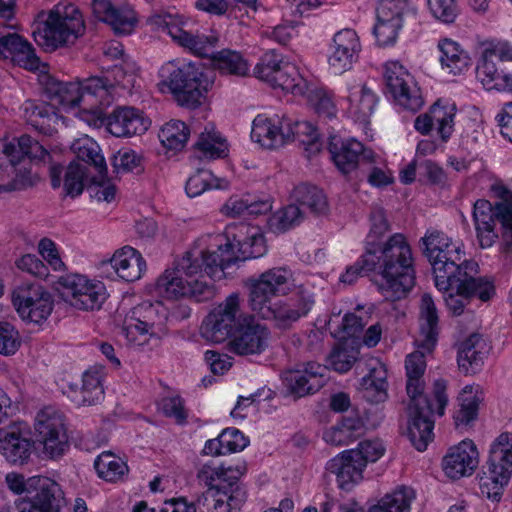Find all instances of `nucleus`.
I'll use <instances>...</instances> for the list:
<instances>
[{"instance_id": "18", "label": "nucleus", "mask_w": 512, "mask_h": 512, "mask_svg": "<svg viewBox=\"0 0 512 512\" xmlns=\"http://www.w3.org/2000/svg\"><path fill=\"white\" fill-rule=\"evenodd\" d=\"M384 78L388 93L398 105L411 111L423 106L424 100L413 76L398 61L385 64Z\"/></svg>"}, {"instance_id": "2", "label": "nucleus", "mask_w": 512, "mask_h": 512, "mask_svg": "<svg viewBox=\"0 0 512 512\" xmlns=\"http://www.w3.org/2000/svg\"><path fill=\"white\" fill-rule=\"evenodd\" d=\"M136 74L122 66H115L106 76H92L75 82L50 80L47 91L52 99L66 107H78L79 119L89 126L101 127L105 111L120 91L130 92L135 86Z\"/></svg>"}, {"instance_id": "62", "label": "nucleus", "mask_w": 512, "mask_h": 512, "mask_svg": "<svg viewBox=\"0 0 512 512\" xmlns=\"http://www.w3.org/2000/svg\"><path fill=\"white\" fill-rule=\"evenodd\" d=\"M376 159L379 161H367L369 165V173L367 180L370 185L374 187H383L393 182V175L387 169L383 159L376 155Z\"/></svg>"}, {"instance_id": "36", "label": "nucleus", "mask_w": 512, "mask_h": 512, "mask_svg": "<svg viewBox=\"0 0 512 512\" xmlns=\"http://www.w3.org/2000/svg\"><path fill=\"white\" fill-rule=\"evenodd\" d=\"M0 59H9L30 71L40 70L41 67L32 45L16 33L0 37Z\"/></svg>"}, {"instance_id": "24", "label": "nucleus", "mask_w": 512, "mask_h": 512, "mask_svg": "<svg viewBox=\"0 0 512 512\" xmlns=\"http://www.w3.org/2000/svg\"><path fill=\"white\" fill-rule=\"evenodd\" d=\"M287 117L257 115L252 122L251 140L268 150L278 149L291 141Z\"/></svg>"}, {"instance_id": "23", "label": "nucleus", "mask_w": 512, "mask_h": 512, "mask_svg": "<svg viewBox=\"0 0 512 512\" xmlns=\"http://www.w3.org/2000/svg\"><path fill=\"white\" fill-rule=\"evenodd\" d=\"M329 152L335 166L344 174L355 170L360 161H378L376 154L355 138L342 139L337 135L329 136Z\"/></svg>"}, {"instance_id": "41", "label": "nucleus", "mask_w": 512, "mask_h": 512, "mask_svg": "<svg viewBox=\"0 0 512 512\" xmlns=\"http://www.w3.org/2000/svg\"><path fill=\"white\" fill-rule=\"evenodd\" d=\"M366 431L365 424L357 413L345 416L325 430L323 439L331 445H348L362 436Z\"/></svg>"}, {"instance_id": "17", "label": "nucleus", "mask_w": 512, "mask_h": 512, "mask_svg": "<svg viewBox=\"0 0 512 512\" xmlns=\"http://www.w3.org/2000/svg\"><path fill=\"white\" fill-rule=\"evenodd\" d=\"M11 302L25 322L41 324L51 315L54 300L50 292L36 284H21L11 293Z\"/></svg>"}, {"instance_id": "4", "label": "nucleus", "mask_w": 512, "mask_h": 512, "mask_svg": "<svg viewBox=\"0 0 512 512\" xmlns=\"http://www.w3.org/2000/svg\"><path fill=\"white\" fill-rule=\"evenodd\" d=\"M375 257V270L380 279L376 282L382 296L391 301L400 300L415 284L414 258L404 235L390 236L378 248H368Z\"/></svg>"}, {"instance_id": "58", "label": "nucleus", "mask_w": 512, "mask_h": 512, "mask_svg": "<svg viewBox=\"0 0 512 512\" xmlns=\"http://www.w3.org/2000/svg\"><path fill=\"white\" fill-rule=\"evenodd\" d=\"M390 229L385 212L380 207H374L370 214V230L366 238V250L368 248H378L382 243L377 241L384 236Z\"/></svg>"}, {"instance_id": "34", "label": "nucleus", "mask_w": 512, "mask_h": 512, "mask_svg": "<svg viewBox=\"0 0 512 512\" xmlns=\"http://www.w3.org/2000/svg\"><path fill=\"white\" fill-rule=\"evenodd\" d=\"M365 468L364 461L352 449L341 452L326 464V470L336 475L338 486L346 491L362 481Z\"/></svg>"}, {"instance_id": "8", "label": "nucleus", "mask_w": 512, "mask_h": 512, "mask_svg": "<svg viewBox=\"0 0 512 512\" xmlns=\"http://www.w3.org/2000/svg\"><path fill=\"white\" fill-rule=\"evenodd\" d=\"M158 74L162 83L169 87L177 102L182 106L196 107L200 105L212 85V81L199 64L185 60H172L164 63Z\"/></svg>"}, {"instance_id": "45", "label": "nucleus", "mask_w": 512, "mask_h": 512, "mask_svg": "<svg viewBox=\"0 0 512 512\" xmlns=\"http://www.w3.org/2000/svg\"><path fill=\"white\" fill-rule=\"evenodd\" d=\"M414 499L415 492L411 487L398 486L381 497L368 512H410Z\"/></svg>"}, {"instance_id": "40", "label": "nucleus", "mask_w": 512, "mask_h": 512, "mask_svg": "<svg viewBox=\"0 0 512 512\" xmlns=\"http://www.w3.org/2000/svg\"><path fill=\"white\" fill-rule=\"evenodd\" d=\"M368 369V374L361 381L363 397L371 403L384 402L388 397L386 367L379 360L373 359L368 364Z\"/></svg>"}, {"instance_id": "32", "label": "nucleus", "mask_w": 512, "mask_h": 512, "mask_svg": "<svg viewBox=\"0 0 512 512\" xmlns=\"http://www.w3.org/2000/svg\"><path fill=\"white\" fill-rule=\"evenodd\" d=\"M103 125L115 137H131L143 134L150 126V120L144 113L133 107H118L108 116Z\"/></svg>"}, {"instance_id": "20", "label": "nucleus", "mask_w": 512, "mask_h": 512, "mask_svg": "<svg viewBox=\"0 0 512 512\" xmlns=\"http://www.w3.org/2000/svg\"><path fill=\"white\" fill-rule=\"evenodd\" d=\"M158 305L144 302L134 307L126 316L122 335L131 347L147 344L151 337L157 335Z\"/></svg>"}, {"instance_id": "26", "label": "nucleus", "mask_w": 512, "mask_h": 512, "mask_svg": "<svg viewBox=\"0 0 512 512\" xmlns=\"http://www.w3.org/2000/svg\"><path fill=\"white\" fill-rule=\"evenodd\" d=\"M361 51L357 33L353 29H342L335 33L329 47L328 64L335 74L352 68Z\"/></svg>"}, {"instance_id": "57", "label": "nucleus", "mask_w": 512, "mask_h": 512, "mask_svg": "<svg viewBox=\"0 0 512 512\" xmlns=\"http://www.w3.org/2000/svg\"><path fill=\"white\" fill-rule=\"evenodd\" d=\"M431 16L443 23L452 24L460 14V6L457 0H426Z\"/></svg>"}, {"instance_id": "16", "label": "nucleus", "mask_w": 512, "mask_h": 512, "mask_svg": "<svg viewBox=\"0 0 512 512\" xmlns=\"http://www.w3.org/2000/svg\"><path fill=\"white\" fill-rule=\"evenodd\" d=\"M245 316L240 309L238 294H231L203 320L201 336L207 341L222 343L232 337Z\"/></svg>"}, {"instance_id": "33", "label": "nucleus", "mask_w": 512, "mask_h": 512, "mask_svg": "<svg viewBox=\"0 0 512 512\" xmlns=\"http://www.w3.org/2000/svg\"><path fill=\"white\" fill-rule=\"evenodd\" d=\"M477 264L473 261H466L451 277L449 288L456 286L458 291L466 297L478 298L482 302L490 300L495 294V287L489 279L485 277H474Z\"/></svg>"}, {"instance_id": "29", "label": "nucleus", "mask_w": 512, "mask_h": 512, "mask_svg": "<svg viewBox=\"0 0 512 512\" xmlns=\"http://www.w3.org/2000/svg\"><path fill=\"white\" fill-rule=\"evenodd\" d=\"M347 114L354 122L368 126L370 117L375 111L378 97L361 80L351 78L346 83Z\"/></svg>"}, {"instance_id": "30", "label": "nucleus", "mask_w": 512, "mask_h": 512, "mask_svg": "<svg viewBox=\"0 0 512 512\" xmlns=\"http://www.w3.org/2000/svg\"><path fill=\"white\" fill-rule=\"evenodd\" d=\"M92 11L98 20L111 26L117 34L132 33L138 22L135 11L128 4L115 5L110 0H93Z\"/></svg>"}, {"instance_id": "7", "label": "nucleus", "mask_w": 512, "mask_h": 512, "mask_svg": "<svg viewBox=\"0 0 512 512\" xmlns=\"http://www.w3.org/2000/svg\"><path fill=\"white\" fill-rule=\"evenodd\" d=\"M80 10L72 3H58L49 12L41 11L33 30L34 40L47 49L73 44L84 34Z\"/></svg>"}, {"instance_id": "14", "label": "nucleus", "mask_w": 512, "mask_h": 512, "mask_svg": "<svg viewBox=\"0 0 512 512\" xmlns=\"http://www.w3.org/2000/svg\"><path fill=\"white\" fill-rule=\"evenodd\" d=\"M314 304L313 294L302 286L286 299H272L267 303L251 308L261 318L270 320L278 328H289L306 316Z\"/></svg>"}, {"instance_id": "59", "label": "nucleus", "mask_w": 512, "mask_h": 512, "mask_svg": "<svg viewBox=\"0 0 512 512\" xmlns=\"http://www.w3.org/2000/svg\"><path fill=\"white\" fill-rule=\"evenodd\" d=\"M375 270V257L368 250L353 265L346 268V271L339 277V282L344 285H351L364 274Z\"/></svg>"}, {"instance_id": "50", "label": "nucleus", "mask_w": 512, "mask_h": 512, "mask_svg": "<svg viewBox=\"0 0 512 512\" xmlns=\"http://www.w3.org/2000/svg\"><path fill=\"white\" fill-rule=\"evenodd\" d=\"M196 146L208 158H223L228 155V144L220 133L215 131L213 125L205 127L196 142Z\"/></svg>"}, {"instance_id": "11", "label": "nucleus", "mask_w": 512, "mask_h": 512, "mask_svg": "<svg viewBox=\"0 0 512 512\" xmlns=\"http://www.w3.org/2000/svg\"><path fill=\"white\" fill-rule=\"evenodd\" d=\"M254 75L273 88L295 95H303L307 91V82L297 67L275 50H269L261 57L254 68Z\"/></svg>"}, {"instance_id": "15", "label": "nucleus", "mask_w": 512, "mask_h": 512, "mask_svg": "<svg viewBox=\"0 0 512 512\" xmlns=\"http://www.w3.org/2000/svg\"><path fill=\"white\" fill-rule=\"evenodd\" d=\"M59 290L63 300L70 306L93 311L100 309L107 298L105 285L81 274H69L60 277Z\"/></svg>"}, {"instance_id": "19", "label": "nucleus", "mask_w": 512, "mask_h": 512, "mask_svg": "<svg viewBox=\"0 0 512 512\" xmlns=\"http://www.w3.org/2000/svg\"><path fill=\"white\" fill-rule=\"evenodd\" d=\"M296 287L293 273L286 267H274L250 279V308L285 295Z\"/></svg>"}, {"instance_id": "5", "label": "nucleus", "mask_w": 512, "mask_h": 512, "mask_svg": "<svg viewBox=\"0 0 512 512\" xmlns=\"http://www.w3.org/2000/svg\"><path fill=\"white\" fill-rule=\"evenodd\" d=\"M211 261L206 263L207 272L220 280L225 275V269L237 261L258 258L266 253L264 236L258 227L244 223L230 225L225 234L205 235Z\"/></svg>"}, {"instance_id": "61", "label": "nucleus", "mask_w": 512, "mask_h": 512, "mask_svg": "<svg viewBox=\"0 0 512 512\" xmlns=\"http://www.w3.org/2000/svg\"><path fill=\"white\" fill-rule=\"evenodd\" d=\"M381 9L388 10V14L393 18H400L401 21L405 17H415L417 7L412 0H380L376 14Z\"/></svg>"}, {"instance_id": "37", "label": "nucleus", "mask_w": 512, "mask_h": 512, "mask_svg": "<svg viewBox=\"0 0 512 512\" xmlns=\"http://www.w3.org/2000/svg\"><path fill=\"white\" fill-rule=\"evenodd\" d=\"M102 265L111 267L119 278L128 282L140 279L146 270V262L141 253L130 246L116 250L113 256Z\"/></svg>"}, {"instance_id": "13", "label": "nucleus", "mask_w": 512, "mask_h": 512, "mask_svg": "<svg viewBox=\"0 0 512 512\" xmlns=\"http://www.w3.org/2000/svg\"><path fill=\"white\" fill-rule=\"evenodd\" d=\"M36 443L44 457L58 459L69 449L64 415L54 407L40 410L34 423Z\"/></svg>"}, {"instance_id": "51", "label": "nucleus", "mask_w": 512, "mask_h": 512, "mask_svg": "<svg viewBox=\"0 0 512 512\" xmlns=\"http://www.w3.org/2000/svg\"><path fill=\"white\" fill-rule=\"evenodd\" d=\"M388 13V10L381 9L376 14L377 21L373 33L378 44L381 46L393 44L403 25V21H401L400 18H393Z\"/></svg>"}, {"instance_id": "42", "label": "nucleus", "mask_w": 512, "mask_h": 512, "mask_svg": "<svg viewBox=\"0 0 512 512\" xmlns=\"http://www.w3.org/2000/svg\"><path fill=\"white\" fill-rule=\"evenodd\" d=\"M490 52L483 51L477 66L478 80L486 90L512 91V73H504L494 62Z\"/></svg>"}, {"instance_id": "31", "label": "nucleus", "mask_w": 512, "mask_h": 512, "mask_svg": "<svg viewBox=\"0 0 512 512\" xmlns=\"http://www.w3.org/2000/svg\"><path fill=\"white\" fill-rule=\"evenodd\" d=\"M479 464V452L471 440L451 447L443 458V470L451 479L470 476Z\"/></svg>"}, {"instance_id": "49", "label": "nucleus", "mask_w": 512, "mask_h": 512, "mask_svg": "<svg viewBox=\"0 0 512 512\" xmlns=\"http://www.w3.org/2000/svg\"><path fill=\"white\" fill-rule=\"evenodd\" d=\"M188 126L180 120H171L163 125L159 132L161 144L171 151H181L189 138Z\"/></svg>"}, {"instance_id": "46", "label": "nucleus", "mask_w": 512, "mask_h": 512, "mask_svg": "<svg viewBox=\"0 0 512 512\" xmlns=\"http://www.w3.org/2000/svg\"><path fill=\"white\" fill-rule=\"evenodd\" d=\"M71 150L76 156L75 161L85 164L87 168L88 165H92L100 174L107 170L100 147L92 138L83 136L76 139L71 145Z\"/></svg>"}, {"instance_id": "44", "label": "nucleus", "mask_w": 512, "mask_h": 512, "mask_svg": "<svg viewBox=\"0 0 512 512\" xmlns=\"http://www.w3.org/2000/svg\"><path fill=\"white\" fill-rule=\"evenodd\" d=\"M483 399L484 393L480 385H466L461 390L458 397L459 410L454 415L456 425H467L474 421L478 414L479 405Z\"/></svg>"}, {"instance_id": "53", "label": "nucleus", "mask_w": 512, "mask_h": 512, "mask_svg": "<svg viewBox=\"0 0 512 512\" xmlns=\"http://www.w3.org/2000/svg\"><path fill=\"white\" fill-rule=\"evenodd\" d=\"M359 350L348 342L338 343L327 357V366L331 369L345 373L349 371L356 362Z\"/></svg>"}, {"instance_id": "64", "label": "nucleus", "mask_w": 512, "mask_h": 512, "mask_svg": "<svg viewBox=\"0 0 512 512\" xmlns=\"http://www.w3.org/2000/svg\"><path fill=\"white\" fill-rule=\"evenodd\" d=\"M220 435V442H222L223 451L226 454L242 451L249 444L248 438L236 428H226Z\"/></svg>"}, {"instance_id": "35", "label": "nucleus", "mask_w": 512, "mask_h": 512, "mask_svg": "<svg viewBox=\"0 0 512 512\" xmlns=\"http://www.w3.org/2000/svg\"><path fill=\"white\" fill-rule=\"evenodd\" d=\"M50 80L57 79L50 76L46 78L44 91L49 103L27 101L24 105L27 122L36 129L44 130L45 127L49 126L51 123L57 124L59 121H63V117L59 115L56 107H59L64 111H74L75 115L79 118L78 107H66L52 99V96L47 91V86Z\"/></svg>"}, {"instance_id": "28", "label": "nucleus", "mask_w": 512, "mask_h": 512, "mask_svg": "<svg viewBox=\"0 0 512 512\" xmlns=\"http://www.w3.org/2000/svg\"><path fill=\"white\" fill-rule=\"evenodd\" d=\"M455 115L454 104L437 101L428 112L417 116L414 128L423 135H427L432 129H435L440 141L446 143L454 132Z\"/></svg>"}, {"instance_id": "10", "label": "nucleus", "mask_w": 512, "mask_h": 512, "mask_svg": "<svg viewBox=\"0 0 512 512\" xmlns=\"http://www.w3.org/2000/svg\"><path fill=\"white\" fill-rule=\"evenodd\" d=\"M512 476V433H501L491 444L487 470L481 478V493L499 501Z\"/></svg>"}, {"instance_id": "38", "label": "nucleus", "mask_w": 512, "mask_h": 512, "mask_svg": "<svg viewBox=\"0 0 512 512\" xmlns=\"http://www.w3.org/2000/svg\"><path fill=\"white\" fill-rule=\"evenodd\" d=\"M33 443L28 433L16 426L0 430V453L13 464L27 462L32 453Z\"/></svg>"}, {"instance_id": "60", "label": "nucleus", "mask_w": 512, "mask_h": 512, "mask_svg": "<svg viewBox=\"0 0 512 512\" xmlns=\"http://www.w3.org/2000/svg\"><path fill=\"white\" fill-rule=\"evenodd\" d=\"M21 346L19 331L7 321H0V354L14 355Z\"/></svg>"}, {"instance_id": "54", "label": "nucleus", "mask_w": 512, "mask_h": 512, "mask_svg": "<svg viewBox=\"0 0 512 512\" xmlns=\"http://www.w3.org/2000/svg\"><path fill=\"white\" fill-rule=\"evenodd\" d=\"M216 67L223 74L245 76L248 73V64L242 55L236 51L223 50L214 53Z\"/></svg>"}, {"instance_id": "3", "label": "nucleus", "mask_w": 512, "mask_h": 512, "mask_svg": "<svg viewBox=\"0 0 512 512\" xmlns=\"http://www.w3.org/2000/svg\"><path fill=\"white\" fill-rule=\"evenodd\" d=\"M207 239L198 238L194 244L158 278L156 290L166 299L192 297L203 301L213 296V288L207 278L215 280L206 269L211 261Z\"/></svg>"}, {"instance_id": "27", "label": "nucleus", "mask_w": 512, "mask_h": 512, "mask_svg": "<svg viewBox=\"0 0 512 512\" xmlns=\"http://www.w3.org/2000/svg\"><path fill=\"white\" fill-rule=\"evenodd\" d=\"M60 491L59 485L44 476L28 478V492L15 501L18 512H52V502Z\"/></svg>"}, {"instance_id": "1", "label": "nucleus", "mask_w": 512, "mask_h": 512, "mask_svg": "<svg viewBox=\"0 0 512 512\" xmlns=\"http://www.w3.org/2000/svg\"><path fill=\"white\" fill-rule=\"evenodd\" d=\"M438 312L429 294L421 298L419 322L420 331L415 341L417 350L406 358L407 394L410 397L408 436L418 451H424L433 438L434 423L431 416L436 413L442 416L448 403L446 381L438 379L434 382L433 395L435 403L423 394L422 377L426 369L425 356L430 354L437 343Z\"/></svg>"}, {"instance_id": "6", "label": "nucleus", "mask_w": 512, "mask_h": 512, "mask_svg": "<svg viewBox=\"0 0 512 512\" xmlns=\"http://www.w3.org/2000/svg\"><path fill=\"white\" fill-rule=\"evenodd\" d=\"M491 192L496 199L494 206L487 200H477L473 208L476 235L481 248H490L496 242V222L502 226V249L512 250V191L503 184L492 185Z\"/></svg>"}, {"instance_id": "39", "label": "nucleus", "mask_w": 512, "mask_h": 512, "mask_svg": "<svg viewBox=\"0 0 512 512\" xmlns=\"http://www.w3.org/2000/svg\"><path fill=\"white\" fill-rule=\"evenodd\" d=\"M441 68L448 74L460 75L471 66L469 53L456 41L443 38L438 41Z\"/></svg>"}, {"instance_id": "48", "label": "nucleus", "mask_w": 512, "mask_h": 512, "mask_svg": "<svg viewBox=\"0 0 512 512\" xmlns=\"http://www.w3.org/2000/svg\"><path fill=\"white\" fill-rule=\"evenodd\" d=\"M98 476L109 482H116L128 473L126 462L110 451L102 452L95 460Z\"/></svg>"}, {"instance_id": "52", "label": "nucleus", "mask_w": 512, "mask_h": 512, "mask_svg": "<svg viewBox=\"0 0 512 512\" xmlns=\"http://www.w3.org/2000/svg\"><path fill=\"white\" fill-rule=\"evenodd\" d=\"M294 197L301 206L307 207L312 213L323 214L328 209L326 196L315 186L299 185L294 191Z\"/></svg>"}, {"instance_id": "55", "label": "nucleus", "mask_w": 512, "mask_h": 512, "mask_svg": "<svg viewBox=\"0 0 512 512\" xmlns=\"http://www.w3.org/2000/svg\"><path fill=\"white\" fill-rule=\"evenodd\" d=\"M303 220V212L297 205H288L275 212L269 219V227L276 233L285 232Z\"/></svg>"}, {"instance_id": "43", "label": "nucleus", "mask_w": 512, "mask_h": 512, "mask_svg": "<svg viewBox=\"0 0 512 512\" xmlns=\"http://www.w3.org/2000/svg\"><path fill=\"white\" fill-rule=\"evenodd\" d=\"M488 353L485 340L479 334H472L464 340L458 350V364L466 373H475L483 364Z\"/></svg>"}, {"instance_id": "12", "label": "nucleus", "mask_w": 512, "mask_h": 512, "mask_svg": "<svg viewBox=\"0 0 512 512\" xmlns=\"http://www.w3.org/2000/svg\"><path fill=\"white\" fill-rule=\"evenodd\" d=\"M154 22L163 32H166L179 46L200 57H213L218 46L219 36L210 31L190 32L185 29L187 21L178 14L165 13L154 17Z\"/></svg>"}, {"instance_id": "56", "label": "nucleus", "mask_w": 512, "mask_h": 512, "mask_svg": "<svg viewBox=\"0 0 512 512\" xmlns=\"http://www.w3.org/2000/svg\"><path fill=\"white\" fill-rule=\"evenodd\" d=\"M87 177V167L77 161H72L66 168L64 174V191L66 195L75 197L80 195L84 189V180Z\"/></svg>"}, {"instance_id": "47", "label": "nucleus", "mask_w": 512, "mask_h": 512, "mask_svg": "<svg viewBox=\"0 0 512 512\" xmlns=\"http://www.w3.org/2000/svg\"><path fill=\"white\" fill-rule=\"evenodd\" d=\"M230 183L225 178L216 177L210 170L199 169L186 181L185 191L194 198L211 189L226 190Z\"/></svg>"}, {"instance_id": "21", "label": "nucleus", "mask_w": 512, "mask_h": 512, "mask_svg": "<svg viewBox=\"0 0 512 512\" xmlns=\"http://www.w3.org/2000/svg\"><path fill=\"white\" fill-rule=\"evenodd\" d=\"M246 464L238 462L234 465H222V472H227L219 477L216 489L207 491V496L213 498L214 508L229 512L239 509L246 499V492L238 485L239 478L246 472Z\"/></svg>"}, {"instance_id": "9", "label": "nucleus", "mask_w": 512, "mask_h": 512, "mask_svg": "<svg viewBox=\"0 0 512 512\" xmlns=\"http://www.w3.org/2000/svg\"><path fill=\"white\" fill-rule=\"evenodd\" d=\"M420 241L432 265L436 288L448 290L451 277H455L454 273L467 261L463 243L433 228L428 229Z\"/></svg>"}, {"instance_id": "63", "label": "nucleus", "mask_w": 512, "mask_h": 512, "mask_svg": "<svg viewBox=\"0 0 512 512\" xmlns=\"http://www.w3.org/2000/svg\"><path fill=\"white\" fill-rule=\"evenodd\" d=\"M352 450L358 453V457H361L364 465L367 466L368 463L378 461L384 455L386 448L381 440L374 439L362 441Z\"/></svg>"}, {"instance_id": "22", "label": "nucleus", "mask_w": 512, "mask_h": 512, "mask_svg": "<svg viewBox=\"0 0 512 512\" xmlns=\"http://www.w3.org/2000/svg\"><path fill=\"white\" fill-rule=\"evenodd\" d=\"M269 340L267 327L247 315L230 338L228 348L239 356L260 355L268 347Z\"/></svg>"}, {"instance_id": "25", "label": "nucleus", "mask_w": 512, "mask_h": 512, "mask_svg": "<svg viewBox=\"0 0 512 512\" xmlns=\"http://www.w3.org/2000/svg\"><path fill=\"white\" fill-rule=\"evenodd\" d=\"M285 386L291 394L303 397L317 392L327 380V367L316 362L298 364L283 374Z\"/></svg>"}]
</instances>
